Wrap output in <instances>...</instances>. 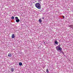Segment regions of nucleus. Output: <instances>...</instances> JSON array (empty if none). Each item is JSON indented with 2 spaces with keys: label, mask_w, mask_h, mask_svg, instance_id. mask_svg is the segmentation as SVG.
Here are the masks:
<instances>
[{
  "label": "nucleus",
  "mask_w": 73,
  "mask_h": 73,
  "mask_svg": "<svg viewBox=\"0 0 73 73\" xmlns=\"http://www.w3.org/2000/svg\"><path fill=\"white\" fill-rule=\"evenodd\" d=\"M68 27H73V25H68Z\"/></svg>",
  "instance_id": "obj_10"
},
{
  "label": "nucleus",
  "mask_w": 73,
  "mask_h": 73,
  "mask_svg": "<svg viewBox=\"0 0 73 73\" xmlns=\"http://www.w3.org/2000/svg\"><path fill=\"white\" fill-rule=\"evenodd\" d=\"M35 7L38 8V9H41V5L39 3H37L35 4Z\"/></svg>",
  "instance_id": "obj_2"
},
{
  "label": "nucleus",
  "mask_w": 73,
  "mask_h": 73,
  "mask_svg": "<svg viewBox=\"0 0 73 73\" xmlns=\"http://www.w3.org/2000/svg\"><path fill=\"white\" fill-rule=\"evenodd\" d=\"M58 42H57V41H56L55 42V44H56V45H58Z\"/></svg>",
  "instance_id": "obj_7"
},
{
  "label": "nucleus",
  "mask_w": 73,
  "mask_h": 73,
  "mask_svg": "<svg viewBox=\"0 0 73 73\" xmlns=\"http://www.w3.org/2000/svg\"><path fill=\"white\" fill-rule=\"evenodd\" d=\"M42 19H43L44 20V18H42Z\"/></svg>",
  "instance_id": "obj_15"
},
{
  "label": "nucleus",
  "mask_w": 73,
  "mask_h": 73,
  "mask_svg": "<svg viewBox=\"0 0 73 73\" xmlns=\"http://www.w3.org/2000/svg\"><path fill=\"white\" fill-rule=\"evenodd\" d=\"M60 46H61V44H59L58 46L56 47V49L57 51L60 50V53H62L63 54L64 52H62V48H61Z\"/></svg>",
  "instance_id": "obj_1"
},
{
  "label": "nucleus",
  "mask_w": 73,
  "mask_h": 73,
  "mask_svg": "<svg viewBox=\"0 0 73 73\" xmlns=\"http://www.w3.org/2000/svg\"><path fill=\"white\" fill-rule=\"evenodd\" d=\"M14 19H15V17H14L13 16H12L11 17V19H12V20H13Z\"/></svg>",
  "instance_id": "obj_12"
},
{
  "label": "nucleus",
  "mask_w": 73,
  "mask_h": 73,
  "mask_svg": "<svg viewBox=\"0 0 73 73\" xmlns=\"http://www.w3.org/2000/svg\"><path fill=\"white\" fill-rule=\"evenodd\" d=\"M15 18L16 19H19V18H18V17H15Z\"/></svg>",
  "instance_id": "obj_13"
},
{
  "label": "nucleus",
  "mask_w": 73,
  "mask_h": 73,
  "mask_svg": "<svg viewBox=\"0 0 73 73\" xmlns=\"http://www.w3.org/2000/svg\"><path fill=\"white\" fill-rule=\"evenodd\" d=\"M11 72H13L14 71V68H12L11 69Z\"/></svg>",
  "instance_id": "obj_8"
},
{
  "label": "nucleus",
  "mask_w": 73,
  "mask_h": 73,
  "mask_svg": "<svg viewBox=\"0 0 73 73\" xmlns=\"http://www.w3.org/2000/svg\"><path fill=\"white\" fill-rule=\"evenodd\" d=\"M19 65L20 66H21L23 65V64L21 62H20L19 63Z\"/></svg>",
  "instance_id": "obj_9"
},
{
  "label": "nucleus",
  "mask_w": 73,
  "mask_h": 73,
  "mask_svg": "<svg viewBox=\"0 0 73 73\" xmlns=\"http://www.w3.org/2000/svg\"><path fill=\"white\" fill-rule=\"evenodd\" d=\"M20 21V20L19 19H16V22L17 23H19Z\"/></svg>",
  "instance_id": "obj_4"
},
{
  "label": "nucleus",
  "mask_w": 73,
  "mask_h": 73,
  "mask_svg": "<svg viewBox=\"0 0 73 73\" xmlns=\"http://www.w3.org/2000/svg\"><path fill=\"white\" fill-rule=\"evenodd\" d=\"M8 57H11V56H12V55L11 54V53H9V54H8Z\"/></svg>",
  "instance_id": "obj_3"
},
{
  "label": "nucleus",
  "mask_w": 73,
  "mask_h": 73,
  "mask_svg": "<svg viewBox=\"0 0 73 73\" xmlns=\"http://www.w3.org/2000/svg\"><path fill=\"white\" fill-rule=\"evenodd\" d=\"M46 72L47 73H49V71H48V69L46 70Z\"/></svg>",
  "instance_id": "obj_11"
},
{
  "label": "nucleus",
  "mask_w": 73,
  "mask_h": 73,
  "mask_svg": "<svg viewBox=\"0 0 73 73\" xmlns=\"http://www.w3.org/2000/svg\"><path fill=\"white\" fill-rule=\"evenodd\" d=\"M15 35L13 34L12 35V38H15Z\"/></svg>",
  "instance_id": "obj_5"
},
{
  "label": "nucleus",
  "mask_w": 73,
  "mask_h": 73,
  "mask_svg": "<svg viewBox=\"0 0 73 73\" xmlns=\"http://www.w3.org/2000/svg\"><path fill=\"white\" fill-rule=\"evenodd\" d=\"M39 22L40 23H41L42 22V20L41 19H39Z\"/></svg>",
  "instance_id": "obj_6"
},
{
  "label": "nucleus",
  "mask_w": 73,
  "mask_h": 73,
  "mask_svg": "<svg viewBox=\"0 0 73 73\" xmlns=\"http://www.w3.org/2000/svg\"><path fill=\"white\" fill-rule=\"evenodd\" d=\"M63 19H64V18H65V17H64V16H63Z\"/></svg>",
  "instance_id": "obj_14"
}]
</instances>
